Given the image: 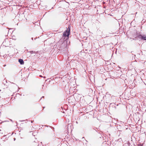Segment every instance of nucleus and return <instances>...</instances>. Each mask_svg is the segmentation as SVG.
Returning a JSON list of instances; mask_svg holds the SVG:
<instances>
[{
  "label": "nucleus",
  "instance_id": "f257e3e1",
  "mask_svg": "<svg viewBox=\"0 0 146 146\" xmlns=\"http://www.w3.org/2000/svg\"><path fill=\"white\" fill-rule=\"evenodd\" d=\"M70 28L68 27V29H67L63 33V36L64 37H68L70 35Z\"/></svg>",
  "mask_w": 146,
  "mask_h": 146
},
{
  "label": "nucleus",
  "instance_id": "f03ea898",
  "mask_svg": "<svg viewBox=\"0 0 146 146\" xmlns=\"http://www.w3.org/2000/svg\"><path fill=\"white\" fill-rule=\"evenodd\" d=\"M138 38H141V40H146V36H142L141 35H140L138 36L137 37H136L135 38H133V39L134 40H135L136 39H138Z\"/></svg>",
  "mask_w": 146,
  "mask_h": 146
},
{
  "label": "nucleus",
  "instance_id": "7ed1b4c3",
  "mask_svg": "<svg viewBox=\"0 0 146 146\" xmlns=\"http://www.w3.org/2000/svg\"><path fill=\"white\" fill-rule=\"evenodd\" d=\"M31 146H38L39 144L38 142L34 141L31 143Z\"/></svg>",
  "mask_w": 146,
  "mask_h": 146
},
{
  "label": "nucleus",
  "instance_id": "20e7f679",
  "mask_svg": "<svg viewBox=\"0 0 146 146\" xmlns=\"http://www.w3.org/2000/svg\"><path fill=\"white\" fill-rule=\"evenodd\" d=\"M19 62L21 64H24V61L22 59H19Z\"/></svg>",
  "mask_w": 146,
  "mask_h": 146
},
{
  "label": "nucleus",
  "instance_id": "39448f33",
  "mask_svg": "<svg viewBox=\"0 0 146 146\" xmlns=\"http://www.w3.org/2000/svg\"><path fill=\"white\" fill-rule=\"evenodd\" d=\"M64 45V44H62L61 45L60 47V50H62V47Z\"/></svg>",
  "mask_w": 146,
  "mask_h": 146
},
{
  "label": "nucleus",
  "instance_id": "423d86ee",
  "mask_svg": "<svg viewBox=\"0 0 146 146\" xmlns=\"http://www.w3.org/2000/svg\"><path fill=\"white\" fill-rule=\"evenodd\" d=\"M68 136H67H67H66L65 137V138H68Z\"/></svg>",
  "mask_w": 146,
  "mask_h": 146
},
{
  "label": "nucleus",
  "instance_id": "0eeeda50",
  "mask_svg": "<svg viewBox=\"0 0 146 146\" xmlns=\"http://www.w3.org/2000/svg\"><path fill=\"white\" fill-rule=\"evenodd\" d=\"M40 77H42V76L41 75H40Z\"/></svg>",
  "mask_w": 146,
  "mask_h": 146
},
{
  "label": "nucleus",
  "instance_id": "6e6552de",
  "mask_svg": "<svg viewBox=\"0 0 146 146\" xmlns=\"http://www.w3.org/2000/svg\"><path fill=\"white\" fill-rule=\"evenodd\" d=\"M42 98H44V96H42Z\"/></svg>",
  "mask_w": 146,
  "mask_h": 146
},
{
  "label": "nucleus",
  "instance_id": "1a4fd4ad",
  "mask_svg": "<svg viewBox=\"0 0 146 146\" xmlns=\"http://www.w3.org/2000/svg\"><path fill=\"white\" fill-rule=\"evenodd\" d=\"M31 123H33V121H31Z\"/></svg>",
  "mask_w": 146,
  "mask_h": 146
},
{
  "label": "nucleus",
  "instance_id": "9d476101",
  "mask_svg": "<svg viewBox=\"0 0 146 146\" xmlns=\"http://www.w3.org/2000/svg\"><path fill=\"white\" fill-rule=\"evenodd\" d=\"M32 40H33V38H32Z\"/></svg>",
  "mask_w": 146,
  "mask_h": 146
},
{
  "label": "nucleus",
  "instance_id": "9b49d317",
  "mask_svg": "<svg viewBox=\"0 0 146 146\" xmlns=\"http://www.w3.org/2000/svg\"><path fill=\"white\" fill-rule=\"evenodd\" d=\"M15 139H14V140H15Z\"/></svg>",
  "mask_w": 146,
  "mask_h": 146
},
{
  "label": "nucleus",
  "instance_id": "f8f14e48",
  "mask_svg": "<svg viewBox=\"0 0 146 146\" xmlns=\"http://www.w3.org/2000/svg\"><path fill=\"white\" fill-rule=\"evenodd\" d=\"M42 98H41L40 100L42 99Z\"/></svg>",
  "mask_w": 146,
  "mask_h": 146
}]
</instances>
